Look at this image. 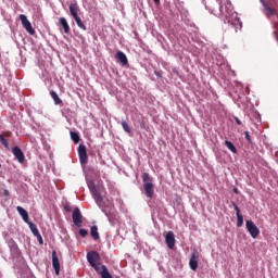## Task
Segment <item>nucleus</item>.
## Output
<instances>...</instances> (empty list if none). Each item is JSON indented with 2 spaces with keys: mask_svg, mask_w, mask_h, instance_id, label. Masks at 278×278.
<instances>
[{
  "mask_svg": "<svg viewBox=\"0 0 278 278\" xmlns=\"http://www.w3.org/2000/svg\"><path fill=\"white\" fill-rule=\"evenodd\" d=\"M87 261L90 266L100 275L101 278H112V274L108 270L105 265H101V256L97 251H90L87 253Z\"/></svg>",
  "mask_w": 278,
  "mask_h": 278,
  "instance_id": "nucleus-1",
  "label": "nucleus"
},
{
  "mask_svg": "<svg viewBox=\"0 0 278 278\" xmlns=\"http://www.w3.org/2000/svg\"><path fill=\"white\" fill-rule=\"evenodd\" d=\"M142 181H143L146 197H148V199H153V194L155 192V186L153 185V177H151L149 173H144L142 175Z\"/></svg>",
  "mask_w": 278,
  "mask_h": 278,
  "instance_id": "nucleus-2",
  "label": "nucleus"
},
{
  "mask_svg": "<svg viewBox=\"0 0 278 278\" xmlns=\"http://www.w3.org/2000/svg\"><path fill=\"white\" fill-rule=\"evenodd\" d=\"M70 14L75 21L77 27H79V29H83V31H86V29H88V27L84 25L81 17H79V5L77 3L70 4Z\"/></svg>",
  "mask_w": 278,
  "mask_h": 278,
  "instance_id": "nucleus-3",
  "label": "nucleus"
},
{
  "mask_svg": "<svg viewBox=\"0 0 278 278\" xmlns=\"http://www.w3.org/2000/svg\"><path fill=\"white\" fill-rule=\"evenodd\" d=\"M260 1L263 4V13L265 14V16H267V18H270L271 16H278L277 9L268 5V2H266V0H260Z\"/></svg>",
  "mask_w": 278,
  "mask_h": 278,
  "instance_id": "nucleus-4",
  "label": "nucleus"
},
{
  "mask_svg": "<svg viewBox=\"0 0 278 278\" xmlns=\"http://www.w3.org/2000/svg\"><path fill=\"white\" fill-rule=\"evenodd\" d=\"M20 21L24 27V29L30 35L34 36L36 34V30L34 29V27L31 26V22H29V20H27V15L25 14H21L20 15Z\"/></svg>",
  "mask_w": 278,
  "mask_h": 278,
  "instance_id": "nucleus-5",
  "label": "nucleus"
},
{
  "mask_svg": "<svg viewBox=\"0 0 278 278\" xmlns=\"http://www.w3.org/2000/svg\"><path fill=\"white\" fill-rule=\"evenodd\" d=\"M245 227H247V230L249 231L251 238H253L254 240L256 238H258L260 236V228L256 227L255 223H253V220H247L245 222Z\"/></svg>",
  "mask_w": 278,
  "mask_h": 278,
  "instance_id": "nucleus-6",
  "label": "nucleus"
},
{
  "mask_svg": "<svg viewBox=\"0 0 278 278\" xmlns=\"http://www.w3.org/2000/svg\"><path fill=\"white\" fill-rule=\"evenodd\" d=\"M72 219L76 227H81V225L84 223V215H81V211L79 210V207H76L73 211Z\"/></svg>",
  "mask_w": 278,
  "mask_h": 278,
  "instance_id": "nucleus-7",
  "label": "nucleus"
},
{
  "mask_svg": "<svg viewBox=\"0 0 278 278\" xmlns=\"http://www.w3.org/2000/svg\"><path fill=\"white\" fill-rule=\"evenodd\" d=\"M78 157H79L80 164L83 166H86V164H88V152L86 150V146L79 144V147H78Z\"/></svg>",
  "mask_w": 278,
  "mask_h": 278,
  "instance_id": "nucleus-8",
  "label": "nucleus"
},
{
  "mask_svg": "<svg viewBox=\"0 0 278 278\" xmlns=\"http://www.w3.org/2000/svg\"><path fill=\"white\" fill-rule=\"evenodd\" d=\"M12 153H13L15 160H17V162H20V164H23V162H25V154L23 153V150H21V148H18V146H15L12 149Z\"/></svg>",
  "mask_w": 278,
  "mask_h": 278,
  "instance_id": "nucleus-9",
  "label": "nucleus"
},
{
  "mask_svg": "<svg viewBox=\"0 0 278 278\" xmlns=\"http://www.w3.org/2000/svg\"><path fill=\"white\" fill-rule=\"evenodd\" d=\"M115 59L122 66H127L129 64V61L127 60V55L123 51H117L115 54Z\"/></svg>",
  "mask_w": 278,
  "mask_h": 278,
  "instance_id": "nucleus-10",
  "label": "nucleus"
},
{
  "mask_svg": "<svg viewBox=\"0 0 278 278\" xmlns=\"http://www.w3.org/2000/svg\"><path fill=\"white\" fill-rule=\"evenodd\" d=\"M232 205L236 210L237 227H242V225H244V216H242V213L240 212V206H237L236 202H232Z\"/></svg>",
  "mask_w": 278,
  "mask_h": 278,
  "instance_id": "nucleus-11",
  "label": "nucleus"
},
{
  "mask_svg": "<svg viewBox=\"0 0 278 278\" xmlns=\"http://www.w3.org/2000/svg\"><path fill=\"white\" fill-rule=\"evenodd\" d=\"M165 242L168 249H175V233L173 231L166 233Z\"/></svg>",
  "mask_w": 278,
  "mask_h": 278,
  "instance_id": "nucleus-12",
  "label": "nucleus"
},
{
  "mask_svg": "<svg viewBox=\"0 0 278 278\" xmlns=\"http://www.w3.org/2000/svg\"><path fill=\"white\" fill-rule=\"evenodd\" d=\"M52 266L55 270V275H60V258H58V252H52Z\"/></svg>",
  "mask_w": 278,
  "mask_h": 278,
  "instance_id": "nucleus-13",
  "label": "nucleus"
},
{
  "mask_svg": "<svg viewBox=\"0 0 278 278\" xmlns=\"http://www.w3.org/2000/svg\"><path fill=\"white\" fill-rule=\"evenodd\" d=\"M59 25H60V27H62L64 34H71V26L68 25L66 17H60Z\"/></svg>",
  "mask_w": 278,
  "mask_h": 278,
  "instance_id": "nucleus-14",
  "label": "nucleus"
},
{
  "mask_svg": "<svg viewBox=\"0 0 278 278\" xmlns=\"http://www.w3.org/2000/svg\"><path fill=\"white\" fill-rule=\"evenodd\" d=\"M199 255H197V253H193L191 255V258L189 261V266L191 268V270H197V268H199Z\"/></svg>",
  "mask_w": 278,
  "mask_h": 278,
  "instance_id": "nucleus-15",
  "label": "nucleus"
},
{
  "mask_svg": "<svg viewBox=\"0 0 278 278\" xmlns=\"http://www.w3.org/2000/svg\"><path fill=\"white\" fill-rule=\"evenodd\" d=\"M18 214L22 216L24 223H29V214L22 206L16 207Z\"/></svg>",
  "mask_w": 278,
  "mask_h": 278,
  "instance_id": "nucleus-16",
  "label": "nucleus"
},
{
  "mask_svg": "<svg viewBox=\"0 0 278 278\" xmlns=\"http://www.w3.org/2000/svg\"><path fill=\"white\" fill-rule=\"evenodd\" d=\"M90 236L93 240H99L101 237L99 236V227L91 226L90 228Z\"/></svg>",
  "mask_w": 278,
  "mask_h": 278,
  "instance_id": "nucleus-17",
  "label": "nucleus"
},
{
  "mask_svg": "<svg viewBox=\"0 0 278 278\" xmlns=\"http://www.w3.org/2000/svg\"><path fill=\"white\" fill-rule=\"evenodd\" d=\"M91 194L98 205H101V203H103V198L101 197V193L99 192V190H93Z\"/></svg>",
  "mask_w": 278,
  "mask_h": 278,
  "instance_id": "nucleus-18",
  "label": "nucleus"
},
{
  "mask_svg": "<svg viewBox=\"0 0 278 278\" xmlns=\"http://www.w3.org/2000/svg\"><path fill=\"white\" fill-rule=\"evenodd\" d=\"M33 236H38V233H40V230H38V226H36V224L28 222L27 223Z\"/></svg>",
  "mask_w": 278,
  "mask_h": 278,
  "instance_id": "nucleus-19",
  "label": "nucleus"
},
{
  "mask_svg": "<svg viewBox=\"0 0 278 278\" xmlns=\"http://www.w3.org/2000/svg\"><path fill=\"white\" fill-rule=\"evenodd\" d=\"M225 147H227V149L231 151V153H238V149L236 148V146H233V142L226 140Z\"/></svg>",
  "mask_w": 278,
  "mask_h": 278,
  "instance_id": "nucleus-20",
  "label": "nucleus"
},
{
  "mask_svg": "<svg viewBox=\"0 0 278 278\" xmlns=\"http://www.w3.org/2000/svg\"><path fill=\"white\" fill-rule=\"evenodd\" d=\"M50 97H52V99H53L55 105H61L62 99H60V96H58V92L51 91V92H50Z\"/></svg>",
  "mask_w": 278,
  "mask_h": 278,
  "instance_id": "nucleus-21",
  "label": "nucleus"
},
{
  "mask_svg": "<svg viewBox=\"0 0 278 278\" xmlns=\"http://www.w3.org/2000/svg\"><path fill=\"white\" fill-rule=\"evenodd\" d=\"M71 139L73 140V142L75 144H79V134L75 132V131H71Z\"/></svg>",
  "mask_w": 278,
  "mask_h": 278,
  "instance_id": "nucleus-22",
  "label": "nucleus"
},
{
  "mask_svg": "<svg viewBox=\"0 0 278 278\" xmlns=\"http://www.w3.org/2000/svg\"><path fill=\"white\" fill-rule=\"evenodd\" d=\"M228 22L232 25V27H235V29H238V27H242L239 18L229 20Z\"/></svg>",
  "mask_w": 278,
  "mask_h": 278,
  "instance_id": "nucleus-23",
  "label": "nucleus"
},
{
  "mask_svg": "<svg viewBox=\"0 0 278 278\" xmlns=\"http://www.w3.org/2000/svg\"><path fill=\"white\" fill-rule=\"evenodd\" d=\"M122 127L126 134H131V127H129V124L125 121H122Z\"/></svg>",
  "mask_w": 278,
  "mask_h": 278,
  "instance_id": "nucleus-24",
  "label": "nucleus"
},
{
  "mask_svg": "<svg viewBox=\"0 0 278 278\" xmlns=\"http://www.w3.org/2000/svg\"><path fill=\"white\" fill-rule=\"evenodd\" d=\"M9 247L11 251H18V245L16 244V241L14 239H11L9 241Z\"/></svg>",
  "mask_w": 278,
  "mask_h": 278,
  "instance_id": "nucleus-25",
  "label": "nucleus"
},
{
  "mask_svg": "<svg viewBox=\"0 0 278 278\" xmlns=\"http://www.w3.org/2000/svg\"><path fill=\"white\" fill-rule=\"evenodd\" d=\"M0 142L5 147V149H10V142H8V139L3 138V135H0Z\"/></svg>",
  "mask_w": 278,
  "mask_h": 278,
  "instance_id": "nucleus-26",
  "label": "nucleus"
},
{
  "mask_svg": "<svg viewBox=\"0 0 278 278\" xmlns=\"http://www.w3.org/2000/svg\"><path fill=\"white\" fill-rule=\"evenodd\" d=\"M80 238H86L88 236V230L80 228L78 231Z\"/></svg>",
  "mask_w": 278,
  "mask_h": 278,
  "instance_id": "nucleus-27",
  "label": "nucleus"
},
{
  "mask_svg": "<svg viewBox=\"0 0 278 278\" xmlns=\"http://www.w3.org/2000/svg\"><path fill=\"white\" fill-rule=\"evenodd\" d=\"M244 136H245V140H248L249 144H251L253 140H251V135H249V131H245Z\"/></svg>",
  "mask_w": 278,
  "mask_h": 278,
  "instance_id": "nucleus-28",
  "label": "nucleus"
},
{
  "mask_svg": "<svg viewBox=\"0 0 278 278\" xmlns=\"http://www.w3.org/2000/svg\"><path fill=\"white\" fill-rule=\"evenodd\" d=\"M35 237H37L39 244H43L45 241L42 240V235H40V232L38 235H35Z\"/></svg>",
  "mask_w": 278,
  "mask_h": 278,
  "instance_id": "nucleus-29",
  "label": "nucleus"
},
{
  "mask_svg": "<svg viewBox=\"0 0 278 278\" xmlns=\"http://www.w3.org/2000/svg\"><path fill=\"white\" fill-rule=\"evenodd\" d=\"M64 210L67 211V212H73V207L71 205H68V204H66L64 206Z\"/></svg>",
  "mask_w": 278,
  "mask_h": 278,
  "instance_id": "nucleus-30",
  "label": "nucleus"
},
{
  "mask_svg": "<svg viewBox=\"0 0 278 278\" xmlns=\"http://www.w3.org/2000/svg\"><path fill=\"white\" fill-rule=\"evenodd\" d=\"M89 190L92 193L93 190H97V186H94L93 184L89 186Z\"/></svg>",
  "mask_w": 278,
  "mask_h": 278,
  "instance_id": "nucleus-31",
  "label": "nucleus"
},
{
  "mask_svg": "<svg viewBox=\"0 0 278 278\" xmlns=\"http://www.w3.org/2000/svg\"><path fill=\"white\" fill-rule=\"evenodd\" d=\"M3 194H4V197H10V191L8 189H4Z\"/></svg>",
  "mask_w": 278,
  "mask_h": 278,
  "instance_id": "nucleus-32",
  "label": "nucleus"
},
{
  "mask_svg": "<svg viewBox=\"0 0 278 278\" xmlns=\"http://www.w3.org/2000/svg\"><path fill=\"white\" fill-rule=\"evenodd\" d=\"M235 121H236L237 125H242V121H240V118L235 117Z\"/></svg>",
  "mask_w": 278,
  "mask_h": 278,
  "instance_id": "nucleus-33",
  "label": "nucleus"
},
{
  "mask_svg": "<svg viewBox=\"0 0 278 278\" xmlns=\"http://www.w3.org/2000/svg\"><path fill=\"white\" fill-rule=\"evenodd\" d=\"M155 5H160V0H153Z\"/></svg>",
  "mask_w": 278,
  "mask_h": 278,
  "instance_id": "nucleus-34",
  "label": "nucleus"
},
{
  "mask_svg": "<svg viewBox=\"0 0 278 278\" xmlns=\"http://www.w3.org/2000/svg\"><path fill=\"white\" fill-rule=\"evenodd\" d=\"M5 136L10 138L12 136V132H7Z\"/></svg>",
  "mask_w": 278,
  "mask_h": 278,
  "instance_id": "nucleus-35",
  "label": "nucleus"
},
{
  "mask_svg": "<svg viewBox=\"0 0 278 278\" xmlns=\"http://www.w3.org/2000/svg\"><path fill=\"white\" fill-rule=\"evenodd\" d=\"M235 193L238 194V189H235Z\"/></svg>",
  "mask_w": 278,
  "mask_h": 278,
  "instance_id": "nucleus-36",
  "label": "nucleus"
},
{
  "mask_svg": "<svg viewBox=\"0 0 278 278\" xmlns=\"http://www.w3.org/2000/svg\"><path fill=\"white\" fill-rule=\"evenodd\" d=\"M0 168H1V164H0Z\"/></svg>",
  "mask_w": 278,
  "mask_h": 278,
  "instance_id": "nucleus-37",
  "label": "nucleus"
}]
</instances>
